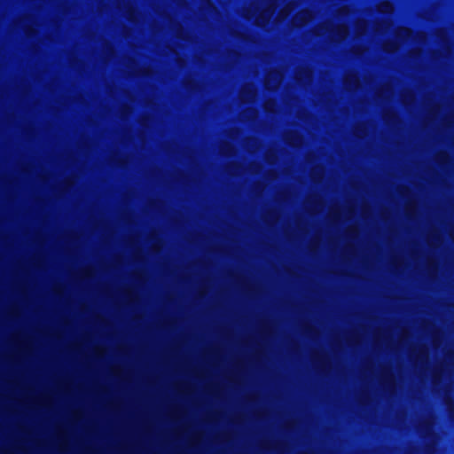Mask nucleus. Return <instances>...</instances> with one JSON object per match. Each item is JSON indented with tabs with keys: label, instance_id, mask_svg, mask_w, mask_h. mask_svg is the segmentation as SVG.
Returning a JSON list of instances; mask_svg holds the SVG:
<instances>
[{
	"label": "nucleus",
	"instance_id": "nucleus-7",
	"mask_svg": "<svg viewBox=\"0 0 454 454\" xmlns=\"http://www.w3.org/2000/svg\"><path fill=\"white\" fill-rule=\"evenodd\" d=\"M294 7H290L289 4H287L285 8H283L279 14H278V19L279 20H284L286 19L289 13L293 11Z\"/></svg>",
	"mask_w": 454,
	"mask_h": 454
},
{
	"label": "nucleus",
	"instance_id": "nucleus-9",
	"mask_svg": "<svg viewBox=\"0 0 454 454\" xmlns=\"http://www.w3.org/2000/svg\"><path fill=\"white\" fill-rule=\"evenodd\" d=\"M276 106V103L274 100H268L265 102L264 107L266 111L271 112L274 111Z\"/></svg>",
	"mask_w": 454,
	"mask_h": 454
},
{
	"label": "nucleus",
	"instance_id": "nucleus-6",
	"mask_svg": "<svg viewBox=\"0 0 454 454\" xmlns=\"http://www.w3.org/2000/svg\"><path fill=\"white\" fill-rule=\"evenodd\" d=\"M378 9L380 12L388 13L393 11V5L389 2H383L379 4Z\"/></svg>",
	"mask_w": 454,
	"mask_h": 454
},
{
	"label": "nucleus",
	"instance_id": "nucleus-12",
	"mask_svg": "<svg viewBox=\"0 0 454 454\" xmlns=\"http://www.w3.org/2000/svg\"><path fill=\"white\" fill-rule=\"evenodd\" d=\"M254 14H250L249 12H247V13L246 14V18H247V19H248V20H250L251 18H253V17H254Z\"/></svg>",
	"mask_w": 454,
	"mask_h": 454
},
{
	"label": "nucleus",
	"instance_id": "nucleus-10",
	"mask_svg": "<svg viewBox=\"0 0 454 454\" xmlns=\"http://www.w3.org/2000/svg\"><path fill=\"white\" fill-rule=\"evenodd\" d=\"M397 35L400 37H409L411 35V31L407 28H400Z\"/></svg>",
	"mask_w": 454,
	"mask_h": 454
},
{
	"label": "nucleus",
	"instance_id": "nucleus-3",
	"mask_svg": "<svg viewBox=\"0 0 454 454\" xmlns=\"http://www.w3.org/2000/svg\"><path fill=\"white\" fill-rule=\"evenodd\" d=\"M274 10L272 5H269L255 18V23L260 27H264L272 16Z\"/></svg>",
	"mask_w": 454,
	"mask_h": 454
},
{
	"label": "nucleus",
	"instance_id": "nucleus-11",
	"mask_svg": "<svg viewBox=\"0 0 454 454\" xmlns=\"http://www.w3.org/2000/svg\"><path fill=\"white\" fill-rule=\"evenodd\" d=\"M385 50L387 51H395L397 50V45L395 43L392 44L391 46L385 45Z\"/></svg>",
	"mask_w": 454,
	"mask_h": 454
},
{
	"label": "nucleus",
	"instance_id": "nucleus-14",
	"mask_svg": "<svg viewBox=\"0 0 454 454\" xmlns=\"http://www.w3.org/2000/svg\"><path fill=\"white\" fill-rule=\"evenodd\" d=\"M306 74H307V76H308V77H309V76H310V74H309V71H307V72H306Z\"/></svg>",
	"mask_w": 454,
	"mask_h": 454
},
{
	"label": "nucleus",
	"instance_id": "nucleus-2",
	"mask_svg": "<svg viewBox=\"0 0 454 454\" xmlns=\"http://www.w3.org/2000/svg\"><path fill=\"white\" fill-rule=\"evenodd\" d=\"M312 19V13L308 11L299 12L293 19V23L295 27H302Z\"/></svg>",
	"mask_w": 454,
	"mask_h": 454
},
{
	"label": "nucleus",
	"instance_id": "nucleus-8",
	"mask_svg": "<svg viewBox=\"0 0 454 454\" xmlns=\"http://www.w3.org/2000/svg\"><path fill=\"white\" fill-rule=\"evenodd\" d=\"M366 27V23L364 20H359L356 24L357 34L362 35Z\"/></svg>",
	"mask_w": 454,
	"mask_h": 454
},
{
	"label": "nucleus",
	"instance_id": "nucleus-4",
	"mask_svg": "<svg viewBox=\"0 0 454 454\" xmlns=\"http://www.w3.org/2000/svg\"><path fill=\"white\" fill-rule=\"evenodd\" d=\"M255 97V90L253 85L244 87L240 92V98L242 101H250Z\"/></svg>",
	"mask_w": 454,
	"mask_h": 454
},
{
	"label": "nucleus",
	"instance_id": "nucleus-13",
	"mask_svg": "<svg viewBox=\"0 0 454 454\" xmlns=\"http://www.w3.org/2000/svg\"><path fill=\"white\" fill-rule=\"evenodd\" d=\"M383 29H384V27H377V28H376V30H377V31H381V30H383Z\"/></svg>",
	"mask_w": 454,
	"mask_h": 454
},
{
	"label": "nucleus",
	"instance_id": "nucleus-1",
	"mask_svg": "<svg viewBox=\"0 0 454 454\" xmlns=\"http://www.w3.org/2000/svg\"><path fill=\"white\" fill-rule=\"evenodd\" d=\"M282 81V74L278 71L270 72L265 78V85L269 90H276Z\"/></svg>",
	"mask_w": 454,
	"mask_h": 454
},
{
	"label": "nucleus",
	"instance_id": "nucleus-5",
	"mask_svg": "<svg viewBox=\"0 0 454 454\" xmlns=\"http://www.w3.org/2000/svg\"><path fill=\"white\" fill-rule=\"evenodd\" d=\"M348 27L344 25L338 26L336 31L333 34V39L337 41H341L346 38L348 35Z\"/></svg>",
	"mask_w": 454,
	"mask_h": 454
}]
</instances>
